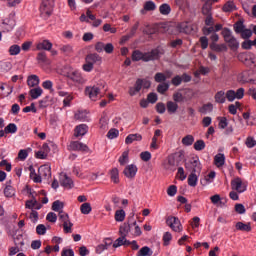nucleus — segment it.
Returning a JSON list of instances; mask_svg holds the SVG:
<instances>
[{"mask_svg":"<svg viewBox=\"0 0 256 256\" xmlns=\"http://www.w3.org/2000/svg\"><path fill=\"white\" fill-rule=\"evenodd\" d=\"M125 217H127L125 210L119 209L115 211L114 219L116 223H123V221H125Z\"/></svg>","mask_w":256,"mask_h":256,"instance_id":"nucleus-26","label":"nucleus"},{"mask_svg":"<svg viewBox=\"0 0 256 256\" xmlns=\"http://www.w3.org/2000/svg\"><path fill=\"white\" fill-rule=\"evenodd\" d=\"M129 229L134 237H141L143 235V231H141V227L137 225V222L130 224Z\"/></svg>","mask_w":256,"mask_h":256,"instance_id":"nucleus-20","label":"nucleus"},{"mask_svg":"<svg viewBox=\"0 0 256 256\" xmlns=\"http://www.w3.org/2000/svg\"><path fill=\"white\" fill-rule=\"evenodd\" d=\"M122 245H127V239L125 236L119 237L116 239V241L113 243V247L117 249V247H121Z\"/></svg>","mask_w":256,"mask_h":256,"instance_id":"nucleus-52","label":"nucleus"},{"mask_svg":"<svg viewBox=\"0 0 256 256\" xmlns=\"http://www.w3.org/2000/svg\"><path fill=\"white\" fill-rule=\"evenodd\" d=\"M118 162L120 165H127L129 163V150H125L119 157Z\"/></svg>","mask_w":256,"mask_h":256,"instance_id":"nucleus-46","label":"nucleus"},{"mask_svg":"<svg viewBox=\"0 0 256 256\" xmlns=\"http://www.w3.org/2000/svg\"><path fill=\"white\" fill-rule=\"evenodd\" d=\"M100 129L103 131H107V129H109V118L104 116L100 119Z\"/></svg>","mask_w":256,"mask_h":256,"instance_id":"nucleus-55","label":"nucleus"},{"mask_svg":"<svg viewBox=\"0 0 256 256\" xmlns=\"http://www.w3.org/2000/svg\"><path fill=\"white\" fill-rule=\"evenodd\" d=\"M216 175L217 174L215 173V171H211L207 176H205L206 185H209V183H213V181H215Z\"/></svg>","mask_w":256,"mask_h":256,"instance_id":"nucleus-61","label":"nucleus"},{"mask_svg":"<svg viewBox=\"0 0 256 256\" xmlns=\"http://www.w3.org/2000/svg\"><path fill=\"white\" fill-rule=\"evenodd\" d=\"M101 65L103 63V58L97 53L89 54L85 58V63L82 66L83 71L86 73H91L95 64Z\"/></svg>","mask_w":256,"mask_h":256,"instance_id":"nucleus-2","label":"nucleus"},{"mask_svg":"<svg viewBox=\"0 0 256 256\" xmlns=\"http://www.w3.org/2000/svg\"><path fill=\"white\" fill-rule=\"evenodd\" d=\"M29 171L30 178L32 179V181H34V183H41L43 181V176H41V174L39 173H35V168H33V166L29 167Z\"/></svg>","mask_w":256,"mask_h":256,"instance_id":"nucleus-24","label":"nucleus"},{"mask_svg":"<svg viewBox=\"0 0 256 256\" xmlns=\"http://www.w3.org/2000/svg\"><path fill=\"white\" fill-rule=\"evenodd\" d=\"M159 11L161 15H169L171 13V6H169V4H162L159 7Z\"/></svg>","mask_w":256,"mask_h":256,"instance_id":"nucleus-54","label":"nucleus"},{"mask_svg":"<svg viewBox=\"0 0 256 256\" xmlns=\"http://www.w3.org/2000/svg\"><path fill=\"white\" fill-rule=\"evenodd\" d=\"M85 95H87L91 101H97L103 97L101 94V88L99 86H87L85 88Z\"/></svg>","mask_w":256,"mask_h":256,"instance_id":"nucleus-5","label":"nucleus"},{"mask_svg":"<svg viewBox=\"0 0 256 256\" xmlns=\"http://www.w3.org/2000/svg\"><path fill=\"white\" fill-rule=\"evenodd\" d=\"M210 201L213 205H217L218 207H223L225 205L223 201H221V196L219 194L211 196Z\"/></svg>","mask_w":256,"mask_h":256,"instance_id":"nucleus-48","label":"nucleus"},{"mask_svg":"<svg viewBox=\"0 0 256 256\" xmlns=\"http://www.w3.org/2000/svg\"><path fill=\"white\" fill-rule=\"evenodd\" d=\"M237 231H246L249 232L251 231V223H243V222H238L235 225Z\"/></svg>","mask_w":256,"mask_h":256,"instance_id":"nucleus-41","label":"nucleus"},{"mask_svg":"<svg viewBox=\"0 0 256 256\" xmlns=\"http://www.w3.org/2000/svg\"><path fill=\"white\" fill-rule=\"evenodd\" d=\"M55 6V0H42L40 5V13L43 17H49L53 13V7Z\"/></svg>","mask_w":256,"mask_h":256,"instance_id":"nucleus-6","label":"nucleus"},{"mask_svg":"<svg viewBox=\"0 0 256 256\" xmlns=\"http://www.w3.org/2000/svg\"><path fill=\"white\" fill-rule=\"evenodd\" d=\"M157 91H158V93H161L163 95V93L169 91V84L162 83V84L158 85Z\"/></svg>","mask_w":256,"mask_h":256,"instance_id":"nucleus-62","label":"nucleus"},{"mask_svg":"<svg viewBox=\"0 0 256 256\" xmlns=\"http://www.w3.org/2000/svg\"><path fill=\"white\" fill-rule=\"evenodd\" d=\"M110 178L112 182L119 183V169L112 168L110 170Z\"/></svg>","mask_w":256,"mask_h":256,"instance_id":"nucleus-49","label":"nucleus"},{"mask_svg":"<svg viewBox=\"0 0 256 256\" xmlns=\"http://www.w3.org/2000/svg\"><path fill=\"white\" fill-rule=\"evenodd\" d=\"M80 211H81L82 215H89V213H91V211H93V208L91 207V203L84 202L80 206Z\"/></svg>","mask_w":256,"mask_h":256,"instance_id":"nucleus-40","label":"nucleus"},{"mask_svg":"<svg viewBox=\"0 0 256 256\" xmlns=\"http://www.w3.org/2000/svg\"><path fill=\"white\" fill-rule=\"evenodd\" d=\"M173 101L176 103H183V101H185V96H183V93L181 92H175L173 94Z\"/></svg>","mask_w":256,"mask_h":256,"instance_id":"nucleus-56","label":"nucleus"},{"mask_svg":"<svg viewBox=\"0 0 256 256\" xmlns=\"http://www.w3.org/2000/svg\"><path fill=\"white\" fill-rule=\"evenodd\" d=\"M8 53L12 56L19 55V53H21V46L17 44L10 46Z\"/></svg>","mask_w":256,"mask_h":256,"instance_id":"nucleus-50","label":"nucleus"},{"mask_svg":"<svg viewBox=\"0 0 256 256\" xmlns=\"http://www.w3.org/2000/svg\"><path fill=\"white\" fill-rule=\"evenodd\" d=\"M157 9V6L155 5V2L153 1H147L144 4V11H155Z\"/></svg>","mask_w":256,"mask_h":256,"instance_id":"nucleus-58","label":"nucleus"},{"mask_svg":"<svg viewBox=\"0 0 256 256\" xmlns=\"http://www.w3.org/2000/svg\"><path fill=\"white\" fill-rule=\"evenodd\" d=\"M135 141H143V136L139 133L129 134L125 139L126 145H131V143H135Z\"/></svg>","mask_w":256,"mask_h":256,"instance_id":"nucleus-19","label":"nucleus"},{"mask_svg":"<svg viewBox=\"0 0 256 256\" xmlns=\"http://www.w3.org/2000/svg\"><path fill=\"white\" fill-rule=\"evenodd\" d=\"M38 51H51L53 49V43L49 40H43L36 45Z\"/></svg>","mask_w":256,"mask_h":256,"instance_id":"nucleus-18","label":"nucleus"},{"mask_svg":"<svg viewBox=\"0 0 256 256\" xmlns=\"http://www.w3.org/2000/svg\"><path fill=\"white\" fill-rule=\"evenodd\" d=\"M67 77L70 81L76 83V85H83L86 82L81 72L75 69H70L69 72H67Z\"/></svg>","mask_w":256,"mask_h":256,"instance_id":"nucleus-7","label":"nucleus"},{"mask_svg":"<svg viewBox=\"0 0 256 256\" xmlns=\"http://www.w3.org/2000/svg\"><path fill=\"white\" fill-rule=\"evenodd\" d=\"M166 225L172 229L175 233H181L183 231V224H181V220H179L175 216H168L166 218Z\"/></svg>","mask_w":256,"mask_h":256,"instance_id":"nucleus-4","label":"nucleus"},{"mask_svg":"<svg viewBox=\"0 0 256 256\" xmlns=\"http://www.w3.org/2000/svg\"><path fill=\"white\" fill-rule=\"evenodd\" d=\"M37 61L40 65H51V60L47 58V54H45V52L38 53Z\"/></svg>","mask_w":256,"mask_h":256,"instance_id":"nucleus-28","label":"nucleus"},{"mask_svg":"<svg viewBox=\"0 0 256 256\" xmlns=\"http://www.w3.org/2000/svg\"><path fill=\"white\" fill-rule=\"evenodd\" d=\"M13 65L9 61H0V73H9Z\"/></svg>","mask_w":256,"mask_h":256,"instance_id":"nucleus-38","label":"nucleus"},{"mask_svg":"<svg viewBox=\"0 0 256 256\" xmlns=\"http://www.w3.org/2000/svg\"><path fill=\"white\" fill-rule=\"evenodd\" d=\"M0 93L4 97H9V95L13 93V86H9L8 84H0Z\"/></svg>","mask_w":256,"mask_h":256,"instance_id":"nucleus-29","label":"nucleus"},{"mask_svg":"<svg viewBox=\"0 0 256 256\" xmlns=\"http://www.w3.org/2000/svg\"><path fill=\"white\" fill-rule=\"evenodd\" d=\"M63 207H65V203L59 200H56L52 204V211H56L57 213H61L63 211Z\"/></svg>","mask_w":256,"mask_h":256,"instance_id":"nucleus-44","label":"nucleus"},{"mask_svg":"<svg viewBox=\"0 0 256 256\" xmlns=\"http://www.w3.org/2000/svg\"><path fill=\"white\" fill-rule=\"evenodd\" d=\"M237 81L242 85L245 83H253V80L249 78V71H243L237 74Z\"/></svg>","mask_w":256,"mask_h":256,"instance_id":"nucleus-16","label":"nucleus"},{"mask_svg":"<svg viewBox=\"0 0 256 256\" xmlns=\"http://www.w3.org/2000/svg\"><path fill=\"white\" fill-rule=\"evenodd\" d=\"M153 255V250L149 246L142 247L136 254V256H151Z\"/></svg>","mask_w":256,"mask_h":256,"instance_id":"nucleus-42","label":"nucleus"},{"mask_svg":"<svg viewBox=\"0 0 256 256\" xmlns=\"http://www.w3.org/2000/svg\"><path fill=\"white\" fill-rule=\"evenodd\" d=\"M4 195L7 198L15 197V188L11 186V181L6 182V186L4 188Z\"/></svg>","mask_w":256,"mask_h":256,"instance_id":"nucleus-25","label":"nucleus"},{"mask_svg":"<svg viewBox=\"0 0 256 256\" xmlns=\"http://www.w3.org/2000/svg\"><path fill=\"white\" fill-rule=\"evenodd\" d=\"M38 173L43 179H49L51 177V165L45 164L39 167Z\"/></svg>","mask_w":256,"mask_h":256,"instance_id":"nucleus-15","label":"nucleus"},{"mask_svg":"<svg viewBox=\"0 0 256 256\" xmlns=\"http://www.w3.org/2000/svg\"><path fill=\"white\" fill-rule=\"evenodd\" d=\"M87 111L79 110L75 113L74 118L77 121H87Z\"/></svg>","mask_w":256,"mask_h":256,"instance_id":"nucleus-47","label":"nucleus"},{"mask_svg":"<svg viewBox=\"0 0 256 256\" xmlns=\"http://www.w3.org/2000/svg\"><path fill=\"white\" fill-rule=\"evenodd\" d=\"M108 139H117L119 137V131L116 128H111L107 133Z\"/></svg>","mask_w":256,"mask_h":256,"instance_id":"nucleus-57","label":"nucleus"},{"mask_svg":"<svg viewBox=\"0 0 256 256\" xmlns=\"http://www.w3.org/2000/svg\"><path fill=\"white\" fill-rule=\"evenodd\" d=\"M214 164L216 165V167H223V165H225V154H217L214 157Z\"/></svg>","mask_w":256,"mask_h":256,"instance_id":"nucleus-37","label":"nucleus"},{"mask_svg":"<svg viewBox=\"0 0 256 256\" xmlns=\"http://www.w3.org/2000/svg\"><path fill=\"white\" fill-rule=\"evenodd\" d=\"M140 159H142V161H151V152L149 151H144L140 153Z\"/></svg>","mask_w":256,"mask_h":256,"instance_id":"nucleus-64","label":"nucleus"},{"mask_svg":"<svg viewBox=\"0 0 256 256\" xmlns=\"http://www.w3.org/2000/svg\"><path fill=\"white\" fill-rule=\"evenodd\" d=\"M230 49H239V41L235 38V36H232L225 40Z\"/></svg>","mask_w":256,"mask_h":256,"instance_id":"nucleus-43","label":"nucleus"},{"mask_svg":"<svg viewBox=\"0 0 256 256\" xmlns=\"http://www.w3.org/2000/svg\"><path fill=\"white\" fill-rule=\"evenodd\" d=\"M88 127L85 124H80L76 126L74 135L75 137H83V135H87Z\"/></svg>","mask_w":256,"mask_h":256,"instance_id":"nucleus-21","label":"nucleus"},{"mask_svg":"<svg viewBox=\"0 0 256 256\" xmlns=\"http://www.w3.org/2000/svg\"><path fill=\"white\" fill-rule=\"evenodd\" d=\"M142 88L143 82H141V80H137L134 87L129 89V95H131V97L135 96L137 93H139V91H141Z\"/></svg>","mask_w":256,"mask_h":256,"instance_id":"nucleus-27","label":"nucleus"},{"mask_svg":"<svg viewBox=\"0 0 256 256\" xmlns=\"http://www.w3.org/2000/svg\"><path fill=\"white\" fill-rule=\"evenodd\" d=\"M197 181H199V177L195 172H192L188 177V185H190V187H197Z\"/></svg>","mask_w":256,"mask_h":256,"instance_id":"nucleus-45","label":"nucleus"},{"mask_svg":"<svg viewBox=\"0 0 256 256\" xmlns=\"http://www.w3.org/2000/svg\"><path fill=\"white\" fill-rule=\"evenodd\" d=\"M179 33L190 34L193 33V25L189 22H182L177 25Z\"/></svg>","mask_w":256,"mask_h":256,"instance_id":"nucleus-14","label":"nucleus"},{"mask_svg":"<svg viewBox=\"0 0 256 256\" xmlns=\"http://www.w3.org/2000/svg\"><path fill=\"white\" fill-rule=\"evenodd\" d=\"M68 149L70 151H84V152L89 151V147L79 141L71 142Z\"/></svg>","mask_w":256,"mask_h":256,"instance_id":"nucleus-13","label":"nucleus"},{"mask_svg":"<svg viewBox=\"0 0 256 256\" xmlns=\"http://www.w3.org/2000/svg\"><path fill=\"white\" fill-rule=\"evenodd\" d=\"M159 57L160 52L157 49L144 54L139 50H136L132 53V61H155V59H159Z\"/></svg>","mask_w":256,"mask_h":256,"instance_id":"nucleus-1","label":"nucleus"},{"mask_svg":"<svg viewBox=\"0 0 256 256\" xmlns=\"http://www.w3.org/2000/svg\"><path fill=\"white\" fill-rule=\"evenodd\" d=\"M166 109L169 115H175V113H177V110L179 109V104H177V102L168 101L166 103Z\"/></svg>","mask_w":256,"mask_h":256,"instance_id":"nucleus-22","label":"nucleus"},{"mask_svg":"<svg viewBox=\"0 0 256 256\" xmlns=\"http://www.w3.org/2000/svg\"><path fill=\"white\" fill-rule=\"evenodd\" d=\"M186 167L191 169L194 173H201V161H199V157L190 159Z\"/></svg>","mask_w":256,"mask_h":256,"instance_id":"nucleus-10","label":"nucleus"},{"mask_svg":"<svg viewBox=\"0 0 256 256\" xmlns=\"http://www.w3.org/2000/svg\"><path fill=\"white\" fill-rule=\"evenodd\" d=\"M231 189L232 191H236L238 193H245L247 191V182L242 181L241 178L237 177L231 181Z\"/></svg>","mask_w":256,"mask_h":256,"instance_id":"nucleus-8","label":"nucleus"},{"mask_svg":"<svg viewBox=\"0 0 256 256\" xmlns=\"http://www.w3.org/2000/svg\"><path fill=\"white\" fill-rule=\"evenodd\" d=\"M58 217H59V221L62 223V225L71 221L69 219V214H67L64 211H60V213L58 214Z\"/></svg>","mask_w":256,"mask_h":256,"instance_id":"nucleus-53","label":"nucleus"},{"mask_svg":"<svg viewBox=\"0 0 256 256\" xmlns=\"http://www.w3.org/2000/svg\"><path fill=\"white\" fill-rule=\"evenodd\" d=\"M210 49L212 51H216L217 53H221V51H227V46L225 44L211 43Z\"/></svg>","mask_w":256,"mask_h":256,"instance_id":"nucleus-39","label":"nucleus"},{"mask_svg":"<svg viewBox=\"0 0 256 256\" xmlns=\"http://www.w3.org/2000/svg\"><path fill=\"white\" fill-rule=\"evenodd\" d=\"M241 107V103L235 102L228 106V111L231 115H237V110Z\"/></svg>","mask_w":256,"mask_h":256,"instance_id":"nucleus-51","label":"nucleus"},{"mask_svg":"<svg viewBox=\"0 0 256 256\" xmlns=\"http://www.w3.org/2000/svg\"><path fill=\"white\" fill-rule=\"evenodd\" d=\"M137 171H138L137 165L130 164L124 168L123 174L125 175V177H127V179H135V176L137 175Z\"/></svg>","mask_w":256,"mask_h":256,"instance_id":"nucleus-11","label":"nucleus"},{"mask_svg":"<svg viewBox=\"0 0 256 256\" xmlns=\"http://www.w3.org/2000/svg\"><path fill=\"white\" fill-rule=\"evenodd\" d=\"M245 145L246 147H248V149H253V147H255L256 145V140L255 138L249 136L246 141H245Z\"/></svg>","mask_w":256,"mask_h":256,"instance_id":"nucleus-60","label":"nucleus"},{"mask_svg":"<svg viewBox=\"0 0 256 256\" xmlns=\"http://www.w3.org/2000/svg\"><path fill=\"white\" fill-rule=\"evenodd\" d=\"M41 204L37 201V199H35V197H33L30 200H27L25 203V208L26 209H31V211H35L41 209Z\"/></svg>","mask_w":256,"mask_h":256,"instance_id":"nucleus-17","label":"nucleus"},{"mask_svg":"<svg viewBox=\"0 0 256 256\" xmlns=\"http://www.w3.org/2000/svg\"><path fill=\"white\" fill-rule=\"evenodd\" d=\"M31 99H39L43 95V89L41 87L32 88L29 91Z\"/></svg>","mask_w":256,"mask_h":256,"instance_id":"nucleus-30","label":"nucleus"},{"mask_svg":"<svg viewBox=\"0 0 256 256\" xmlns=\"http://www.w3.org/2000/svg\"><path fill=\"white\" fill-rule=\"evenodd\" d=\"M234 31L240 35L242 39H249L253 36V30L245 28L243 21H238L234 24Z\"/></svg>","mask_w":256,"mask_h":256,"instance_id":"nucleus-3","label":"nucleus"},{"mask_svg":"<svg viewBox=\"0 0 256 256\" xmlns=\"http://www.w3.org/2000/svg\"><path fill=\"white\" fill-rule=\"evenodd\" d=\"M193 143H195V137H193L191 134H188L182 138V145H184V147H191Z\"/></svg>","mask_w":256,"mask_h":256,"instance_id":"nucleus-34","label":"nucleus"},{"mask_svg":"<svg viewBox=\"0 0 256 256\" xmlns=\"http://www.w3.org/2000/svg\"><path fill=\"white\" fill-rule=\"evenodd\" d=\"M239 59H246V61H249L247 65H256V56L253 53L249 54H240Z\"/></svg>","mask_w":256,"mask_h":256,"instance_id":"nucleus-23","label":"nucleus"},{"mask_svg":"<svg viewBox=\"0 0 256 256\" xmlns=\"http://www.w3.org/2000/svg\"><path fill=\"white\" fill-rule=\"evenodd\" d=\"M236 10H237V6L233 1L226 2L222 8V11H224V13H232V11H236Z\"/></svg>","mask_w":256,"mask_h":256,"instance_id":"nucleus-32","label":"nucleus"},{"mask_svg":"<svg viewBox=\"0 0 256 256\" xmlns=\"http://www.w3.org/2000/svg\"><path fill=\"white\" fill-rule=\"evenodd\" d=\"M39 83H40L39 76H37V75L28 76V79H27L28 86L37 87V85H39Z\"/></svg>","mask_w":256,"mask_h":256,"instance_id":"nucleus-35","label":"nucleus"},{"mask_svg":"<svg viewBox=\"0 0 256 256\" xmlns=\"http://www.w3.org/2000/svg\"><path fill=\"white\" fill-rule=\"evenodd\" d=\"M59 181L64 189H73V180L66 173H60Z\"/></svg>","mask_w":256,"mask_h":256,"instance_id":"nucleus-12","label":"nucleus"},{"mask_svg":"<svg viewBox=\"0 0 256 256\" xmlns=\"http://www.w3.org/2000/svg\"><path fill=\"white\" fill-rule=\"evenodd\" d=\"M214 99H215L216 103L223 104V103H225V101H227V94L223 90L218 91L215 94Z\"/></svg>","mask_w":256,"mask_h":256,"instance_id":"nucleus-31","label":"nucleus"},{"mask_svg":"<svg viewBox=\"0 0 256 256\" xmlns=\"http://www.w3.org/2000/svg\"><path fill=\"white\" fill-rule=\"evenodd\" d=\"M169 77H171L170 72H166L165 74L156 73L154 80L156 81V83H163V81H167V79H169Z\"/></svg>","mask_w":256,"mask_h":256,"instance_id":"nucleus-33","label":"nucleus"},{"mask_svg":"<svg viewBox=\"0 0 256 256\" xmlns=\"http://www.w3.org/2000/svg\"><path fill=\"white\" fill-rule=\"evenodd\" d=\"M205 141L203 140H197L195 143H194V149L195 151H203V149H205Z\"/></svg>","mask_w":256,"mask_h":256,"instance_id":"nucleus-59","label":"nucleus"},{"mask_svg":"<svg viewBox=\"0 0 256 256\" xmlns=\"http://www.w3.org/2000/svg\"><path fill=\"white\" fill-rule=\"evenodd\" d=\"M5 133H17V125L10 123L5 127Z\"/></svg>","mask_w":256,"mask_h":256,"instance_id":"nucleus-63","label":"nucleus"},{"mask_svg":"<svg viewBox=\"0 0 256 256\" xmlns=\"http://www.w3.org/2000/svg\"><path fill=\"white\" fill-rule=\"evenodd\" d=\"M243 97H245V89L244 88H239V89H237L236 92H235V90H228L226 92V99L230 103H233V101H235V99H238V100L243 99Z\"/></svg>","mask_w":256,"mask_h":256,"instance_id":"nucleus-9","label":"nucleus"},{"mask_svg":"<svg viewBox=\"0 0 256 256\" xmlns=\"http://www.w3.org/2000/svg\"><path fill=\"white\" fill-rule=\"evenodd\" d=\"M15 28V21L13 20H5L2 24V29H4V31L6 33H9V31H13V29Z\"/></svg>","mask_w":256,"mask_h":256,"instance_id":"nucleus-36","label":"nucleus"}]
</instances>
